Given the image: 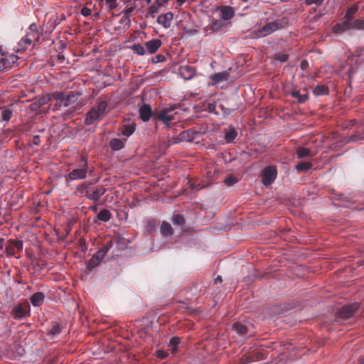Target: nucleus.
<instances>
[{
	"label": "nucleus",
	"mask_w": 364,
	"mask_h": 364,
	"mask_svg": "<svg viewBox=\"0 0 364 364\" xmlns=\"http://www.w3.org/2000/svg\"><path fill=\"white\" fill-rule=\"evenodd\" d=\"M107 107V103L105 100H97L95 106L87 113L85 124L91 125L97 120H100L105 114Z\"/></svg>",
	"instance_id": "nucleus-1"
},
{
	"label": "nucleus",
	"mask_w": 364,
	"mask_h": 364,
	"mask_svg": "<svg viewBox=\"0 0 364 364\" xmlns=\"http://www.w3.org/2000/svg\"><path fill=\"white\" fill-rule=\"evenodd\" d=\"M82 161H83V164L81 167L73 169L65 176L67 186H70V182L72 181L81 180L86 178L87 173V162L84 157H82Z\"/></svg>",
	"instance_id": "nucleus-2"
},
{
	"label": "nucleus",
	"mask_w": 364,
	"mask_h": 364,
	"mask_svg": "<svg viewBox=\"0 0 364 364\" xmlns=\"http://www.w3.org/2000/svg\"><path fill=\"white\" fill-rule=\"evenodd\" d=\"M282 27V23L280 21H274L269 22L264 25L262 27L255 30L253 33L255 38H262L270 35L273 32L277 31Z\"/></svg>",
	"instance_id": "nucleus-3"
},
{
	"label": "nucleus",
	"mask_w": 364,
	"mask_h": 364,
	"mask_svg": "<svg viewBox=\"0 0 364 364\" xmlns=\"http://www.w3.org/2000/svg\"><path fill=\"white\" fill-rule=\"evenodd\" d=\"M80 93H74L71 92V94L68 95L66 102H65L63 107H67V112L69 114H73L76 111L80 109L83 106V103L81 102L80 97Z\"/></svg>",
	"instance_id": "nucleus-4"
},
{
	"label": "nucleus",
	"mask_w": 364,
	"mask_h": 364,
	"mask_svg": "<svg viewBox=\"0 0 364 364\" xmlns=\"http://www.w3.org/2000/svg\"><path fill=\"white\" fill-rule=\"evenodd\" d=\"M277 176V169L276 166H267L261 171V182L264 186H269L274 183Z\"/></svg>",
	"instance_id": "nucleus-5"
},
{
	"label": "nucleus",
	"mask_w": 364,
	"mask_h": 364,
	"mask_svg": "<svg viewBox=\"0 0 364 364\" xmlns=\"http://www.w3.org/2000/svg\"><path fill=\"white\" fill-rule=\"evenodd\" d=\"M230 22H225L221 19L213 20L211 23L203 28L205 36L221 32L230 26Z\"/></svg>",
	"instance_id": "nucleus-6"
},
{
	"label": "nucleus",
	"mask_w": 364,
	"mask_h": 364,
	"mask_svg": "<svg viewBox=\"0 0 364 364\" xmlns=\"http://www.w3.org/2000/svg\"><path fill=\"white\" fill-rule=\"evenodd\" d=\"M13 317L15 319H21L30 315V306L28 303L18 304L12 311Z\"/></svg>",
	"instance_id": "nucleus-7"
},
{
	"label": "nucleus",
	"mask_w": 364,
	"mask_h": 364,
	"mask_svg": "<svg viewBox=\"0 0 364 364\" xmlns=\"http://www.w3.org/2000/svg\"><path fill=\"white\" fill-rule=\"evenodd\" d=\"M23 241L18 240H9L6 247V253L11 256H16V253L23 250Z\"/></svg>",
	"instance_id": "nucleus-8"
},
{
	"label": "nucleus",
	"mask_w": 364,
	"mask_h": 364,
	"mask_svg": "<svg viewBox=\"0 0 364 364\" xmlns=\"http://www.w3.org/2000/svg\"><path fill=\"white\" fill-rule=\"evenodd\" d=\"M107 192V188L103 186H97L92 188H90L87 193L86 198L90 200L97 202L100 197Z\"/></svg>",
	"instance_id": "nucleus-9"
},
{
	"label": "nucleus",
	"mask_w": 364,
	"mask_h": 364,
	"mask_svg": "<svg viewBox=\"0 0 364 364\" xmlns=\"http://www.w3.org/2000/svg\"><path fill=\"white\" fill-rule=\"evenodd\" d=\"M358 308L359 305L358 303H353L350 305L344 306L338 311L339 316L344 319L349 318L354 314Z\"/></svg>",
	"instance_id": "nucleus-10"
},
{
	"label": "nucleus",
	"mask_w": 364,
	"mask_h": 364,
	"mask_svg": "<svg viewBox=\"0 0 364 364\" xmlns=\"http://www.w3.org/2000/svg\"><path fill=\"white\" fill-rule=\"evenodd\" d=\"M179 75L181 77H183L185 80H188L192 79L196 75V68L191 65H181L179 68Z\"/></svg>",
	"instance_id": "nucleus-11"
},
{
	"label": "nucleus",
	"mask_w": 364,
	"mask_h": 364,
	"mask_svg": "<svg viewBox=\"0 0 364 364\" xmlns=\"http://www.w3.org/2000/svg\"><path fill=\"white\" fill-rule=\"evenodd\" d=\"M50 100L51 97L49 95L42 96L38 99H36L30 105V109L32 111L37 112L41 106L48 104Z\"/></svg>",
	"instance_id": "nucleus-12"
},
{
	"label": "nucleus",
	"mask_w": 364,
	"mask_h": 364,
	"mask_svg": "<svg viewBox=\"0 0 364 364\" xmlns=\"http://www.w3.org/2000/svg\"><path fill=\"white\" fill-rule=\"evenodd\" d=\"M173 18V14L171 12H167L166 14L159 15L157 18V22L164 28H168L171 26Z\"/></svg>",
	"instance_id": "nucleus-13"
},
{
	"label": "nucleus",
	"mask_w": 364,
	"mask_h": 364,
	"mask_svg": "<svg viewBox=\"0 0 364 364\" xmlns=\"http://www.w3.org/2000/svg\"><path fill=\"white\" fill-rule=\"evenodd\" d=\"M230 77V74L227 71L217 73L210 77L212 80L211 85H217L222 82L227 81Z\"/></svg>",
	"instance_id": "nucleus-14"
},
{
	"label": "nucleus",
	"mask_w": 364,
	"mask_h": 364,
	"mask_svg": "<svg viewBox=\"0 0 364 364\" xmlns=\"http://www.w3.org/2000/svg\"><path fill=\"white\" fill-rule=\"evenodd\" d=\"M161 41L159 39H153L145 43L146 50L150 54L156 53L161 46Z\"/></svg>",
	"instance_id": "nucleus-15"
},
{
	"label": "nucleus",
	"mask_w": 364,
	"mask_h": 364,
	"mask_svg": "<svg viewBox=\"0 0 364 364\" xmlns=\"http://www.w3.org/2000/svg\"><path fill=\"white\" fill-rule=\"evenodd\" d=\"M235 11L231 6H224L220 10V19L225 22H230L229 21L234 16Z\"/></svg>",
	"instance_id": "nucleus-16"
},
{
	"label": "nucleus",
	"mask_w": 364,
	"mask_h": 364,
	"mask_svg": "<svg viewBox=\"0 0 364 364\" xmlns=\"http://www.w3.org/2000/svg\"><path fill=\"white\" fill-rule=\"evenodd\" d=\"M316 155L310 148L299 146L296 149V156L298 159L311 158Z\"/></svg>",
	"instance_id": "nucleus-17"
},
{
	"label": "nucleus",
	"mask_w": 364,
	"mask_h": 364,
	"mask_svg": "<svg viewBox=\"0 0 364 364\" xmlns=\"http://www.w3.org/2000/svg\"><path fill=\"white\" fill-rule=\"evenodd\" d=\"M171 110L164 109L156 114V117L164 124H168L169 122L173 119V115L171 114Z\"/></svg>",
	"instance_id": "nucleus-18"
},
{
	"label": "nucleus",
	"mask_w": 364,
	"mask_h": 364,
	"mask_svg": "<svg viewBox=\"0 0 364 364\" xmlns=\"http://www.w3.org/2000/svg\"><path fill=\"white\" fill-rule=\"evenodd\" d=\"M113 245V241L112 240L107 241L105 246L100 250H98L93 256L98 259L100 262L106 256L109 250Z\"/></svg>",
	"instance_id": "nucleus-19"
},
{
	"label": "nucleus",
	"mask_w": 364,
	"mask_h": 364,
	"mask_svg": "<svg viewBox=\"0 0 364 364\" xmlns=\"http://www.w3.org/2000/svg\"><path fill=\"white\" fill-rule=\"evenodd\" d=\"M153 112L149 105H143L139 109L140 118L143 122H147L152 116Z\"/></svg>",
	"instance_id": "nucleus-20"
},
{
	"label": "nucleus",
	"mask_w": 364,
	"mask_h": 364,
	"mask_svg": "<svg viewBox=\"0 0 364 364\" xmlns=\"http://www.w3.org/2000/svg\"><path fill=\"white\" fill-rule=\"evenodd\" d=\"M16 56L10 55L8 57H3L0 59V72L4 69H8L11 67L16 61Z\"/></svg>",
	"instance_id": "nucleus-21"
},
{
	"label": "nucleus",
	"mask_w": 364,
	"mask_h": 364,
	"mask_svg": "<svg viewBox=\"0 0 364 364\" xmlns=\"http://www.w3.org/2000/svg\"><path fill=\"white\" fill-rule=\"evenodd\" d=\"M26 36L29 38L31 41H38L40 37V33L38 31L37 25L31 23L29 26L28 31L26 33Z\"/></svg>",
	"instance_id": "nucleus-22"
},
{
	"label": "nucleus",
	"mask_w": 364,
	"mask_h": 364,
	"mask_svg": "<svg viewBox=\"0 0 364 364\" xmlns=\"http://www.w3.org/2000/svg\"><path fill=\"white\" fill-rule=\"evenodd\" d=\"M349 29H351L350 22L345 20L342 23L336 24L333 28V31L335 33H341Z\"/></svg>",
	"instance_id": "nucleus-23"
},
{
	"label": "nucleus",
	"mask_w": 364,
	"mask_h": 364,
	"mask_svg": "<svg viewBox=\"0 0 364 364\" xmlns=\"http://www.w3.org/2000/svg\"><path fill=\"white\" fill-rule=\"evenodd\" d=\"M45 295L43 292H36L31 297V302L33 306H40L43 304Z\"/></svg>",
	"instance_id": "nucleus-24"
},
{
	"label": "nucleus",
	"mask_w": 364,
	"mask_h": 364,
	"mask_svg": "<svg viewBox=\"0 0 364 364\" xmlns=\"http://www.w3.org/2000/svg\"><path fill=\"white\" fill-rule=\"evenodd\" d=\"M290 95L296 99L299 103H304L309 99V95L306 92L301 94L299 90H292L290 92Z\"/></svg>",
	"instance_id": "nucleus-25"
},
{
	"label": "nucleus",
	"mask_w": 364,
	"mask_h": 364,
	"mask_svg": "<svg viewBox=\"0 0 364 364\" xmlns=\"http://www.w3.org/2000/svg\"><path fill=\"white\" fill-rule=\"evenodd\" d=\"M125 139H112L109 141V146L114 151H119L124 148L125 144Z\"/></svg>",
	"instance_id": "nucleus-26"
},
{
	"label": "nucleus",
	"mask_w": 364,
	"mask_h": 364,
	"mask_svg": "<svg viewBox=\"0 0 364 364\" xmlns=\"http://www.w3.org/2000/svg\"><path fill=\"white\" fill-rule=\"evenodd\" d=\"M136 129V124L133 122L124 124L121 130V134L126 136H131Z\"/></svg>",
	"instance_id": "nucleus-27"
},
{
	"label": "nucleus",
	"mask_w": 364,
	"mask_h": 364,
	"mask_svg": "<svg viewBox=\"0 0 364 364\" xmlns=\"http://www.w3.org/2000/svg\"><path fill=\"white\" fill-rule=\"evenodd\" d=\"M98 220L103 222H108L112 217V214L107 209L101 210L97 215Z\"/></svg>",
	"instance_id": "nucleus-28"
},
{
	"label": "nucleus",
	"mask_w": 364,
	"mask_h": 364,
	"mask_svg": "<svg viewBox=\"0 0 364 364\" xmlns=\"http://www.w3.org/2000/svg\"><path fill=\"white\" fill-rule=\"evenodd\" d=\"M68 95H65L63 92H57L53 95V97L56 100L60 107H63L66 102Z\"/></svg>",
	"instance_id": "nucleus-29"
},
{
	"label": "nucleus",
	"mask_w": 364,
	"mask_h": 364,
	"mask_svg": "<svg viewBox=\"0 0 364 364\" xmlns=\"http://www.w3.org/2000/svg\"><path fill=\"white\" fill-rule=\"evenodd\" d=\"M237 135V131L234 128H230L225 132V139L228 143L232 142Z\"/></svg>",
	"instance_id": "nucleus-30"
},
{
	"label": "nucleus",
	"mask_w": 364,
	"mask_h": 364,
	"mask_svg": "<svg viewBox=\"0 0 364 364\" xmlns=\"http://www.w3.org/2000/svg\"><path fill=\"white\" fill-rule=\"evenodd\" d=\"M31 40L26 36V35L19 41L18 48H17V51H22L26 50L28 46L31 44Z\"/></svg>",
	"instance_id": "nucleus-31"
},
{
	"label": "nucleus",
	"mask_w": 364,
	"mask_h": 364,
	"mask_svg": "<svg viewBox=\"0 0 364 364\" xmlns=\"http://www.w3.org/2000/svg\"><path fill=\"white\" fill-rule=\"evenodd\" d=\"M233 329L240 335L243 336L247 333V326L240 322H236L233 325Z\"/></svg>",
	"instance_id": "nucleus-32"
},
{
	"label": "nucleus",
	"mask_w": 364,
	"mask_h": 364,
	"mask_svg": "<svg viewBox=\"0 0 364 364\" xmlns=\"http://www.w3.org/2000/svg\"><path fill=\"white\" fill-rule=\"evenodd\" d=\"M161 232L164 236H170L172 235V228L167 222H163L161 225Z\"/></svg>",
	"instance_id": "nucleus-33"
},
{
	"label": "nucleus",
	"mask_w": 364,
	"mask_h": 364,
	"mask_svg": "<svg viewBox=\"0 0 364 364\" xmlns=\"http://www.w3.org/2000/svg\"><path fill=\"white\" fill-rule=\"evenodd\" d=\"M358 10V7L356 5H353L350 6L346 13L345 20L349 21L350 22L353 18V16L357 13Z\"/></svg>",
	"instance_id": "nucleus-34"
},
{
	"label": "nucleus",
	"mask_w": 364,
	"mask_h": 364,
	"mask_svg": "<svg viewBox=\"0 0 364 364\" xmlns=\"http://www.w3.org/2000/svg\"><path fill=\"white\" fill-rule=\"evenodd\" d=\"M311 162H300L296 165L295 168L298 172L307 171L312 167Z\"/></svg>",
	"instance_id": "nucleus-35"
},
{
	"label": "nucleus",
	"mask_w": 364,
	"mask_h": 364,
	"mask_svg": "<svg viewBox=\"0 0 364 364\" xmlns=\"http://www.w3.org/2000/svg\"><path fill=\"white\" fill-rule=\"evenodd\" d=\"M313 92L316 95H324L328 93V88L323 85H318L314 87Z\"/></svg>",
	"instance_id": "nucleus-36"
},
{
	"label": "nucleus",
	"mask_w": 364,
	"mask_h": 364,
	"mask_svg": "<svg viewBox=\"0 0 364 364\" xmlns=\"http://www.w3.org/2000/svg\"><path fill=\"white\" fill-rule=\"evenodd\" d=\"M61 332V328L58 323H53L50 329L48 331V335L53 338L58 336Z\"/></svg>",
	"instance_id": "nucleus-37"
},
{
	"label": "nucleus",
	"mask_w": 364,
	"mask_h": 364,
	"mask_svg": "<svg viewBox=\"0 0 364 364\" xmlns=\"http://www.w3.org/2000/svg\"><path fill=\"white\" fill-rule=\"evenodd\" d=\"M132 50L138 55H143L146 53L145 45L143 46L140 43H135L132 47Z\"/></svg>",
	"instance_id": "nucleus-38"
},
{
	"label": "nucleus",
	"mask_w": 364,
	"mask_h": 364,
	"mask_svg": "<svg viewBox=\"0 0 364 364\" xmlns=\"http://www.w3.org/2000/svg\"><path fill=\"white\" fill-rule=\"evenodd\" d=\"M351 29L364 30V18L350 21Z\"/></svg>",
	"instance_id": "nucleus-39"
},
{
	"label": "nucleus",
	"mask_w": 364,
	"mask_h": 364,
	"mask_svg": "<svg viewBox=\"0 0 364 364\" xmlns=\"http://www.w3.org/2000/svg\"><path fill=\"white\" fill-rule=\"evenodd\" d=\"M160 4L158 2L154 3L148 9L146 17H154V14L158 12Z\"/></svg>",
	"instance_id": "nucleus-40"
},
{
	"label": "nucleus",
	"mask_w": 364,
	"mask_h": 364,
	"mask_svg": "<svg viewBox=\"0 0 364 364\" xmlns=\"http://www.w3.org/2000/svg\"><path fill=\"white\" fill-rule=\"evenodd\" d=\"M90 188V184L84 183L77 186L76 189L80 194L84 195L86 197L87 193L88 192Z\"/></svg>",
	"instance_id": "nucleus-41"
},
{
	"label": "nucleus",
	"mask_w": 364,
	"mask_h": 364,
	"mask_svg": "<svg viewBox=\"0 0 364 364\" xmlns=\"http://www.w3.org/2000/svg\"><path fill=\"white\" fill-rule=\"evenodd\" d=\"M181 343V339L179 337L175 336L171 338L169 341V347L171 348L173 353H174L179 343Z\"/></svg>",
	"instance_id": "nucleus-42"
},
{
	"label": "nucleus",
	"mask_w": 364,
	"mask_h": 364,
	"mask_svg": "<svg viewBox=\"0 0 364 364\" xmlns=\"http://www.w3.org/2000/svg\"><path fill=\"white\" fill-rule=\"evenodd\" d=\"M101 262L98 260V259L95 258L94 256H92L90 259L88 261L87 268L89 271H91L94 268L98 266V264Z\"/></svg>",
	"instance_id": "nucleus-43"
},
{
	"label": "nucleus",
	"mask_w": 364,
	"mask_h": 364,
	"mask_svg": "<svg viewBox=\"0 0 364 364\" xmlns=\"http://www.w3.org/2000/svg\"><path fill=\"white\" fill-rule=\"evenodd\" d=\"M173 223L179 226H183L185 224V219L183 215L176 214L173 216Z\"/></svg>",
	"instance_id": "nucleus-44"
},
{
	"label": "nucleus",
	"mask_w": 364,
	"mask_h": 364,
	"mask_svg": "<svg viewBox=\"0 0 364 364\" xmlns=\"http://www.w3.org/2000/svg\"><path fill=\"white\" fill-rule=\"evenodd\" d=\"M12 117V111L10 109H4L1 112V119L2 121L9 122Z\"/></svg>",
	"instance_id": "nucleus-45"
},
{
	"label": "nucleus",
	"mask_w": 364,
	"mask_h": 364,
	"mask_svg": "<svg viewBox=\"0 0 364 364\" xmlns=\"http://www.w3.org/2000/svg\"><path fill=\"white\" fill-rule=\"evenodd\" d=\"M134 11V7L132 6H127L122 11L124 14V16L122 18V21L127 20L129 22L130 21L129 19V17L131 14V13Z\"/></svg>",
	"instance_id": "nucleus-46"
},
{
	"label": "nucleus",
	"mask_w": 364,
	"mask_h": 364,
	"mask_svg": "<svg viewBox=\"0 0 364 364\" xmlns=\"http://www.w3.org/2000/svg\"><path fill=\"white\" fill-rule=\"evenodd\" d=\"M237 181H238V178L237 177H235V176L231 175V176H228L225 179L224 183L227 186H232L235 183H236Z\"/></svg>",
	"instance_id": "nucleus-47"
},
{
	"label": "nucleus",
	"mask_w": 364,
	"mask_h": 364,
	"mask_svg": "<svg viewBox=\"0 0 364 364\" xmlns=\"http://www.w3.org/2000/svg\"><path fill=\"white\" fill-rule=\"evenodd\" d=\"M274 59L281 62V63H284V62H287L289 59V55L287 54H285V53H276L275 55H274Z\"/></svg>",
	"instance_id": "nucleus-48"
},
{
	"label": "nucleus",
	"mask_w": 364,
	"mask_h": 364,
	"mask_svg": "<svg viewBox=\"0 0 364 364\" xmlns=\"http://www.w3.org/2000/svg\"><path fill=\"white\" fill-rule=\"evenodd\" d=\"M105 3L109 11L117 8V0H105Z\"/></svg>",
	"instance_id": "nucleus-49"
},
{
	"label": "nucleus",
	"mask_w": 364,
	"mask_h": 364,
	"mask_svg": "<svg viewBox=\"0 0 364 364\" xmlns=\"http://www.w3.org/2000/svg\"><path fill=\"white\" fill-rule=\"evenodd\" d=\"M155 355L158 358L163 360L165 359L168 355V353L162 350H157L156 351Z\"/></svg>",
	"instance_id": "nucleus-50"
},
{
	"label": "nucleus",
	"mask_w": 364,
	"mask_h": 364,
	"mask_svg": "<svg viewBox=\"0 0 364 364\" xmlns=\"http://www.w3.org/2000/svg\"><path fill=\"white\" fill-rule=\"evenodd\" d=\"M323 0H305V4L308 6L315 4L319 6L323 3Z\"/></svg>",
	"instance_id": "nucleus-51"
},
{
	"label": "nucleus",
	"mask_w": 364,
	"mask_h": 364,
	"mask_svg": "<svg viewBox=\"0 0 364 364\" xmlns=\"http://www.w3.org/2000/svg\"><path fill=\"white\" fill-rule=\"evenodd\" d=\"M91 13H92L91 9L87 8V7H83L81 9V14L83 16H90L91 14Z\"/></svg>",
	"instance_id": "nucleus-52"
},
{
	"label": "nucleus",
	"mask_w": 364,
	"mask_h": 364,
	"mask_svg": "<svg viewBox=\"0 0 364 364\" xmlns=\"http://www.w3.org/2000/svg\"><path fill=\"white\" fill-rule=\"evenodd\" d=\"M32 143L35 146H38L41 144V139L38 135H36L33 137Z\"/></svg>",
	"instance_id": "nucleus-53"
},
{
	"label": "nucleus",
	"mask_w": 364,
	"mask_h": 364,
	"mask_svg": "<svg viewBox=\"0 0 364 364\" xmlns=\"http://www.w3.org/2000/svg\"><path fill=\"white\" fill-rule=\"evenodd\" d=\"M309 66V63L306 60H303L300 63V68L301 70H305Z\"/></svg>",
	"instance_id": "nucleus-54"
},
{
	"label": "nucleus",
	"mask_w": 364,
	"mask_h": 364,
	"mask_svg": "<svg viewBox=\"0 0 364 364\" xmlns=\"http://www.w3.org/2000/svg\"><path fill=\"white\" fill-rule=\"evenodd\" d=\"M215 105L214 103H209L208 105V110L210 112H213L215 109Z\"/></svg>",
	"instance_id": "nucleus-55"
},
{
	"label": "nucleus",
	"mask_w": 364,
	"mask_h": 364,
	"mask_svg": "<svg viewBox=\"0 0 364 364\" xmlns=\"http://www.w3.org/2000/svg\"><path fill=\"white\" fill-rule=\"evenodd\" d=\"M57 60L59 63H63V61L65 60V56L62 53H59L57 55Z\"/></svg>",
	"instance_id": "nucleus-56"
},
{
	"label": "nucleus",
	"mask_w": 364,
	"mask_h": 364,
	"mask_svg": "<svg viewBox=\"0 0 364 364\" xmlns=\"http://www.w3.org/2000/svg\"><path fill=\"white\" fill-rule=\"evenodd\" d=\"M363 137H358L357 136H351L350 137V140L349 141H356V140H358V139H361Z\"/></svg>",
	"instance_id": "nucleus-57"
},
{
	"label": "nucleus",
	"mask_w": 364,
	"mask_h": 364,
	"mask_svg": "<svg viewBox=\"0 0 364 364\" xmlns=\"http://www.w3.org/2000/svg\"><path fill=\"white\" fill-rule=\"evenodd\" d=\"M222 277L221 276H218L215 279V283H218V282H222Z\"/></svg>",
	"instance_id": "nucleus-58"
},
{
	"label": "nucleus",
	"mask_w": 364,
	"mask_h": 364,
	"mask_svg": "<svg viewBox=\"0 0 364 364\" xmlns=\"http://www.w3.org/2000/svg\"><path fill=\"white\" fill-rule=\"evenodd\" d=\"M4 245V239L0 238V250H2Z\"/></svg>",
	"instance_id": "nucleus-59"
},
{
	"label": "nucleus",
	"mask_w": 364,
	"mask_h": 364,
	"mask_svg": "<svg viewBox=\"0 0 364 364\" xmlns=\"http://www.w3.org/2000/svg\"><path fill=\"white\" fill-rule=\"evenodd\" d=\"M186 0H177V4L178 6H181L182 4H183L186 2Z\"/></svg>",
	"instance_id": "nucleus-60"
},
{
	"label": "nucleus",
	"mask_w": 364,
	"mask_h": 364,
	"mask_svg": "<svg viewBox=\"0 0 364 364\" xmlns=\"http://www.w3.org/2000/svg\"><path fill=\"white\" fill-rule=\"evenodd\" d=\"M252 361V359L250 358V357L246 358V363H251Z\"/></svg>",
	"instance_id": "nucleus-61"
},
{
	"label": "nucleus",
	"mask_w": 364,
	"mask_h": 364,
	"mask_svg": "<svg viewBox=\"0 0 364 364\" xmlns=\"http://www.w3.org/2000/svg\"><path fill=\"white\" fill-rule=\"evenodd\" d=\"M358 362H359V364H364V358L359 359Z\"/></svg>",
	"instance_id": "nucleus-62"
},
{
	"label": "nucleus",
	"mask_w": 364,
	"mask_h": 364,
	"mask_svg": "<svg viewBox=\"0 0 364 364\" xmlns=\"http://www.w3.org/2000/svg\"><path fill=\"white\" fill-rule=\"evenodd\" d=\"M91 209H92V210H94V211H96V210H97V207L96 205H95V206H92V207L91 208Z\"/></svg>",
	"instance_id": "nucleus-63"
},
{
	"label": "nucleus",
	"mask_w": 364,
	"mask_h": 364,
	"mask_svg": "<svg viewBox=\"0 0 364 364\" xmlns=\"http://www.w3.org/2000/svg\"><path fill=\"white\" fill-rule=\"evenodd\" d=\"M147 4H151V0H145Z\"/></svg>",
	"instance_id": "nucleus-64"
}]
</instances>
